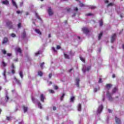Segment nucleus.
I'll return each instance as SVG.
<instances>
[{
    "label": "nucleus",
    "mask_w": 124,
    "mask_h": 124,
    "mask_svg": "<svg viewBox=\"0 0 124 124\" xmlns=\"http://www.w3.org/2000/svg\"><path fill=\"white\" fill-rule=\"evenodd\" d=\"M32 101H33L34 103H35V102H37V104L38 105V107L40 108V109H42V106H41V103L38 102L37 100H35L34 98L32 97Z\"/></svg>",
    "instance_id": "f257e3e1"
},
{
    "label": "nucleus",
    "mask_w": 124,
    "mask_h": 124,
    "mask_svg": "<svg viewBox=\"0 0 124 124\" xmlns=\"http://www.w3.org/2000/svg\"><path fill=\"white\" fill-rule=\"evenodd\" d=\"M90 69H91V66H88L87 67V68H86V65H83L82 71H83V73H85V72H86V71H89V70H90Z\"/></svg>",
    "instance_id": "f03ea898"
},
{
    "label": "nucleus",
    "mask_w": 124,
    "mask_h": 124,
    "mask_svg": "<svg viewBox=\"0 0 124 124\" xmlns=\"http://www.w3.org/2000/svg\"><path fill=\"white\" fill-rule=\"evenodd\" d=\"M106 93L107 96V97H108V98H109V100H112V94L110 93H109V91H107Z\"/></svg>",
    "instance_id": "7ed1b4c3"
},
{
    "label": "nucleus",
    "mask_w": 124,
    "mask_h": 124,
    "mask_svg": "<svg viewBox=\"0 0 124 124\" xmlns=\"http://www.w3.org/2000/svg\"><path fill=\"white\" fill-rule=\"evenodd\" d=\"M103 109V106H102V105L98 107V109H97V112H98V113L99 114H100V113H101V112H102Z\"/></svg>",
    "instance_id": "20e7f679"
},
{
    "label": "nucleus",
    "mask_w": 124,
    "mask_h": 124,
    "mask_svg": "<svg viewBox=\"0 0 124 124\" xmlns=\"http://www.w3.org/2000/svg\"><path fill=\"white\" fill-rule=\"evenodd\" d=\"M82 31L84 33H88L89 32V29L87 27H84L82 28Z\"/></svg>",
    "instance_id": "39448f33"
},
{
    "label": "nucleus",
    "mask_w": 124,
    "mask_h": 124,
    "mask_svg": "<svg viewBox=\"0 0 124 124\" xmlns=\"http://www.w3.org/2000/svg\"><path fill=\"white\" fill-rule=\"evenodd\" d=\"M48 13L49 16H52V15L54 13L53 12V11H52V9H51V8H48Z\"/></svg>",
    "instance_id": "423d86ee"
},
{
    "label": "nucleus",
    "mask_w": 124,
    "mask_h": 124,
    "mask_svg": "<svg viewBox=\"0 0 124 124\" xmlns=\"http://www.w3.org/2000/svg\"><path fill=\"white\" fill-rule=\"evenodd\" d=\"M115 39H116V34H114L111 36V43H113V42L115 41Z\"/></svg>",
    "instance_id": "0eeeda50"
},
{
    "label": "nucleus",
    "mask_w": 124,
    "mask_h": 124,
    "mask_svg": "<svg viewBox=\"0 0 124 124\" xmlns=\"http://www.w3.org/2000/svg\"><path fill=\"white\" fill-rule=\"evenodd\" d=\"M115 121L117 124H121V120L118 117H115Z\"/></svg>",
    "instance_id": "6e6552de"
},
{
    "label": "nucleus",
    "mask_w": 124,
    "mask_h": 124,
    "mask_svg": "<svg viewBox=\"0 0 124 124\" xmlns=\"http://www.w3.org/2000/svg\"><path fill=\"white\" fill-rule=\"evenodd\" d=\"M111 87H112V85L110 84H108L106 85L105 89L106 90H109V89H111Z\"/></svg>",
    "instance_id": "1a4fd4ad"
},
{
    "label": "nucleus",
    "mask_w": 124,
    "mask_h": 124,
    "mask_svg": "<svg viewBox=\"0 0 124 124\" xmlns=\"http://www.w3.org/2000/svg\"><path fill=\"white\" fill-rule=\"evenodd\" d=\"M16 52L17 54V53H21L22 52V50L21 49V48H19V47H16Z\"/></svg>",
    "instance_id": "9d476101"
},
{
    "label": "nucleus",
    "mask_w": 124,
    "mask_h": 124,
    "mask_svg": "<svg viewBox=\"0 0 124 124\" xmlns=\"http://www.w3.org/2000/svg\"><path fill=\"white\" fill-rule=\"evenodd\" d=\"M35 31L36 32V33H38L39 35H41V31H40V30L39 29H35Z\"/></svg>",
    "instance_id": "9b49d317"
},
{
    "label": "nucleus",
    "mask_w": 124,
    "mask_h": 124,
    "mask_svg": "<svg viewBox=\"0 0 124 124\" xmlns=\"http://www.w3.org/2000/svg\"><path fill=\"white\" fill-rule=\"evenodd\" d=\"M12 3L16 8H18V6H17V4H16V2L15 1L12 0Z\"/></svg>",
    "instance_id": "f8f14e48"
},
{
    "label": "nucleus",
    "mask_w": 124,
    "mask_h": 124,
    "mask_svg": "<svg viewBox=\"0 0 124 124\" xmlns=\"http://www.w3.org/2000/svg\"><path fill=\"white\" fill-rule=\"evenodd\" d=\"M76 85L77 87H79V82H80V79L79 78H77L76 79Z\"/></svg>",
    "instance_id": "ddd939ff"
},
{
    "label": "nucleus",
    "mask_w": 124,
    "mask_h": 124,
    "mask_svg": "<svg viewBox=\"0 0 124 124\" xmlns=\"http://www.w3.org/2000/svg\"><path fill=\"white\" fill-rule=\"evenodd\" d=\"M2 3L3 4H5V5H7L8 4H9V2L7 0H5L4 1H2Z\"/></svg>",
    "instance_id": "4468645a"
},
{
    "label": "nucleus",
    "mask_w": 124,
    "mask_h": 124,
    "mask_svg": "<svg viewBox=\"0 0 124 124\" xmlns=\"http://www.w3.org/2000/svg\"><path fill=\"white\" fill-rule=\"evenodd\" d=\"M40 99H41V101H42V102H44L45 98H44V95H43V94H41Z\"/></svg>",
    "instance_id": "2eb2a0df"
},
{
    "label": "nucleus",
    "mask_w": 124,
    "mask_h": 124,
    "mask_svg": "<svg viewBox=\"0 0 124 124\" xmlns=\"http://www.w3.org/2000/svg\"><path fill=\"white\" fill-rule=\"evenodd\" d=\"M8 41V39H7V38H5L3 40V42H2L3 44H5V43H6Z\"/></svg>",
    "instance_id": "dca6fc26"
},
{
    "label": "nucleus",
    "mask_w": 124,
    "mask_h": 124,
    "mask_svg": "<svg viewBox=\"0 0 124 124\" xmlns=\"http://www.w3.org/2000/svg\"><path fill=\"white\" fill-rule=\"evenodd\" d=\"M14 80H15L16 82L18 84L20 85L21 83H20V80H18L16 78V77H14Z\"/></svg>",
    "instance_id": "f3484780"
},
{
    "label": "nucleus",
    "mask_w": 124,
    "mask_h": 124,
    "mask_svg": "<svg viewBox=\"0 0 124 124\" xmlns=\"http://www.w3.org/2000/svg\"><path fill=\"white\" fill-rule=\"evenodd\" d=\"M23 108L24 113H26V112H27V111H28V107L23 106Z\"/></svg>",
    "instance_id": "a211bd4d"
},
{
    "label": "nucleus",
    "mask_w": 124,
    "mask_h": 124,
    "mask_svg": "<svg viewBox=\"0 0 124 124\" xmlns=\"http://www.w3.org/2000/svg\"><path fill=\"white\" fill-rule=\"evenodd\" d=\"M98 91H99V87L94 88V93H96V92H98Z\"/></svg>",
    "instance_id": "6ab92c4d"
},
{
    "label": "nucleus",
    "mask_w": 124,
    "mask_h": 124,
    "mask_svg": "<svg viewBox=\"0 0 124 124\" xmlns=\"http://www.w3.org/2000/svg\"><path fill=\"white\" fill-rule=\"evenodd\" d=\"M101 37H102V32H101L99 34L98 40H100V38H101Z\"/></svg>",
    "instance_id": "aec40b11"
},
{
    "label": "nucleus",
    "mask_w": 124,
    "mask_h": 124,
    "mask_svg": "<svg viewBox=\"0 0 124 124\" xmlns=\"http://www.w3.org/2000/svg\"><path fill=\"white\" fill-rule=\"evenodd\" d=\"M1 66L5 67L6 66V63L2 61L1 62Z\"/></svg>",
    "instance_id": "412c9836"
},
{
    "label": "nucleus",
    "mask_w": 124,
    "mask_h": 124,
    "mask_svg": "<svg viewBox=\"0 0 124 124\" xmlns=\"http://www.w3.org/2000/svg\"><path fill=\"white\" fill-rule=\"evenodd\" d=\"M64 56L65 59H69V56L66 53H64Z\"/></svg>",
    "instance_id": "4be33fe9"
},
{
    "label": "nucleus",
    "mask_w": 124,
    "mask_h": 124,
    "mask_svg": "<svg viewBox=\"0 0 124 124\" xmlns=\"http://www.w3.org/2000/svg\"><path fill=\"white\" fill-rule=\"evenodd\" d=\"M117 91H118V89H117V88H114V89H113L112 93V94H113V93H116V92H117Z\"/></svg>",
    "instance_id": "5701e85b"
},
{
    "label": "nucleus",
    "mask_w": 124,
    "mask_h": 124,
    "mask_svg": "<svg viewBox=\"0 0 124 124\" xmlns=\"http://www.w3.org/2000/svg\"><path fill=\"white\" fill-rule=\"evenodd\" d=\"M38 75H39V76H42V75H43V73H42V72L41 71H39L38 73Z\"/></svg>",
    "instance_id": "b1692460"
},
{
    "label": "nucleus",
    "mask_w": 124,
    "mask_h": 124,
    "mask_svg": "<svg viewBox=\"0 0 124 124\" xmlns=\"http://www.w3.org/2000/svg\"><path fill=\"white\" fill-rule=\"evenodd\" d=\"M74 99H75L74 96L71 97V98H70V102H73V101H74Z\"/></svg>",
    "instance_id": "393cba45"
},
{
    "label": "nucleus",
    "mask_w": 124,
    "mask_h": 124,
    "mask_svg": "<svg viewBox=\"0 0 124 124\" xmlns=\"http://www.w3.org/2000/svg\"><path fill=\"white\" fill-rule=\"evenodd\" d=\"M19 76H20L21 78H23V72L22 71L19 72Z\"/></svg>",
    "instance_id": "a878e982"
},
{
    "label": "nucleus",
    "mask_w": 124,
    "mask_h": 124,
    "mask_svg": "<svg viewBox=\"0 0 124 124\" xmlns=\"http://www.w3.org/2000/svg\"><path fill=\"white\" fill-rule=\"evenodd\" d=\"M78 111H81V104H79L78 105Z\"/></svg>",
    "instance_id": "bb28decb"
},
{
    "label": "nucleus",
    "mask_w": 124,
    "mask_h": 124,
    "mask_svg": "<svg viewBox=\"0 0 124 124\" xmlns=\"http://www.w3.org/2000/svg\"><path fill=\"white\" fill-rule=\"evenodd\" d=\"M45 63L42 62L40 64L41 68L43 69V66H44Z\"/></svg>",
    "instance_id": "cd10ccee"
},
{
    "label": "nucleus",
    "mask_w": 124,
    "mask_h": 124,
    "mask_svg": "<svg viewBox=\"0 0 124 124\" xmlns=\"http://www.w3.org/2000/svg\"><path fill=\"white\" fill-rule=\"evenodd\" d=\"M99 25H100V27H101L102 26V25H103V21H102V20L100 21Z\"/></svg>",
    "instance_id": "c85d7f7f"
},
{
    "label": "nucleus",
    "mask_w": 124,
    "mask_h": 124,
    "mask_svg": "<svg viewBox=\"0 0 124 124\" xmlns=\"http://www.w3.org/2000/svg\"><path fill=\"white\" fill-rule=\"evenodd\" d=\"M8 99H9V97H8V96L6 94L5 96V100L6 102L8 101Z\"/></svg>",
    "instance_id": "c756f323"
},
{
    "label": "nucleus",
    "mask_w": 124,
    "mask_h": 124,
    "mask_svg": "<svg viewBox=\"0 0 124 124\" xmlns=\"http://www.w3.org/2000/svg\"><path fill=\"white\" fill-rule=\"evenodd\" d=\"M3 75L4 77V79L5 80H6V77L5 76V70H4L3 73Z\"/></svg>",
    "instance_id": "7c9ffc66"
},
{
    "label": "nucleus",
    "mask_w": 124,
    "mask_h": 124,
    "mask_svg": "<svg viewBox=\"0 0 124 124\" xmlns=\"http://www.w3.org/2000/svg\"><path fill=\"white\" fill-rule=\"evenodd\" d=\"M35 16L36 17L39 19V20H40V17H39V16H38V15H37V13H35Z\"/></svg>",
    "instance_id": "2f4dec72"
},
{
    "label": "nucleus",
    "mask_w": 124,
    "mask_h": 124,
    "mask_svg": "<svg viewBox=\"0 0 124 124\" xmlns=\"http://www.w3.org/2000/svg\"><path fill=\"white\" fill-rule=\"evenodd\" d=\"M48 92L50 93H54V90H49Z\"/></svg>",
    "instance_id": "473e14b6"
},
{
    "label": "nucleus",
    "mask_w": 124,
    "mask_h": 124,
    "mask_svg": "<svg viewBox=\"0 0 124 124\" xmlns=\"http://www.w3.org/2000/svg\"><path fill=\"white\" fill-rule=\"evenodd\" d=\"M41 52L40 51H38L37 52L35 53V56H38L39 54H40Z\"/></svg>",
    "instance_id": "72a5a7b5"
},
{
    "label": "nucleus",
    "mask_w": 124,
    "mask_h": 124,
    "mask_svg": "<svg viewBox=\"0 0 124 124\" xmlns=\"http://www.w3.org/2000/svg\"><path fill=\"white\" fill-rule=\"evenodd\" d=\"M63 96H64V93H63L62 96L61 97L60 99H61V101H62V99H63Z\"/></svg>",
    "instance_id": "f704fd0d"
},
{
    "label": "nucleus",
    "mask_w": 124,
    "mask_h": 124,
    "mask_svg": "<svg viewBox=\"0 0 124 124\" xmlns=\"http://www.w3.org/2000/svg\"><path fill=\"white\" fill-rule=\"evenodd\" d=\"M80 60H81V61L83 62H85V59L84 58L80 57Z\"/></svg>",
    "instance_id": "c9c22d12"
},
{
    "label": "nucleus",
    "mask_w": 124,
    "mask_h": 124,
    "mask_svg": "<svg viewBox=\"0 0 124 124\" xmlns=\"http://www.w3.org/2000/svg\"><path fill=\"white\" fill-rule=\"evenodd\" d=\"M11 36H12V37H16V35L14 33H12V34H11Z\"/></svg>",
    "instance_id": "e433bc0d"
},
{
    "label": "nucleus",
    "mask_w": 124,
    "mask_h": 124,
    "mask_svg": "<svg viewBox=\"0 0 124 124\" xmlns=\"http://www.w3.org/2000/svg\"><path fill=\"white\" fill-rule=\"evenodd\" d=\"M57 50H60L61 49V46H57L56 47Z\"/></svg>",
    "instance_id": "4c0bfd02"
},
{
    "label": "nucleus",
    "mask_w": 124,
    "mask_h": 124,
    "mask_svg": "<svg viewBox=\"0 0 124 124\" xmlns=\"http://www.w3.org/2000/svg\"><path fill=\"white\" fill-rule=\"evenodd\" d=\"M79 6H80V7H84V4H83V3H79Z\"/></svg>",
    "instance_id": "58836bf2"
},
{
    "label": "nucleus",
    "mask_w": 124,
    "mask_h": 124,
    "mask_svg": "<svg viewBox=\"0 0 124 124\" xmlns=\"http://www.w3.org/2000/svg\"><path fill=\"white\" fill-rule=\"evenodd\" d=\"M54 90H58V89H59V87L58 86L55 85L54 86Z\"/></svg>",
    "instance_id": "ea45409f"
},
{
    "label": "nucleus",
    "mask_w": 124,
    "mask_h": 124,
    "mask_svg": "<svg viewBox=\"0 0 124 124\" xmlns=\"http://www.w3.org/2000/svg\"><path fill=\"white\" fill-rule=\"evenodd\" d=\"M98 83L99 84H100V83H102V79L99 78V81H98Z\"/></svg>",
    "instance_id": "a19ab883"
},
{
    "label": "nucleus",
    "mask_w": 124,
    "mask_h": 124,
    "mask_svg": "<svg viewBox=\"0 0 124 124\" xmlns=\"http://www.w3.org/2000/svg\"><path fill=\"white\" fill-rule=\"evenodd\" d=\"M52 50L53 51V52H57V50L55 48V47H52Z\"/></svg>",
    "instance_id": "79ce46f5"
},
{
    "label": "nucleus",
    "mask_w": 124,
    "mask_h": 124,
    "mask_svg": "<svg viewBox=\"0 0 124 124\" xmlns=\"http://www.w3.org/2000/svg\"><path fill=\"white\" fill-rule=\"evenodd\" d=\"M16 13H17V14H22V12H21V11H16Z\"/></svg>",
    "instance_id": "37998d69"
},
{
    "label": "nucleus",
    "mask_w": 124,
    "mask_h": 124,
    "mask_svg": "<svg viewBox=\"0 0 124 124\" xmlns=\"http://www.w3.org/2000/svg\"><path fill=\"white\" fill-rule=\"evenodd\" d=\"M23 37H25L26 36V32H24L22 34Z\"/></svg>",
    "instance_id": "c03bdc74"
},
{
    "label": "nucleus",
    "mask_w": 124,
    "mask_h": 124,
    "mask_svg": "<svg viewBox=\"0 0 124 124\" xmlns=\"http://www.w3.org/2000/svg\"><path fill=\"white\" fill-rule=\"evenodd\" d=\"M112 5H113V3H110L108 4V6H111Z\"/></svg>",
    "instance_id": "a18cd8bd"
},
{
    "label": "nucleus",
    "mask_w": 124,
    "mask_h": 124,
    "mask_svg": "<svg viewBox=\"0 0 124 124\" xmlns=\"http://www.w3.org/2000/svg\"><path fill=\"white\" fill-rule=\"evenodd\" d=\"M17 26H18V28H21V23H19L18 24Z\"/></svg>",
    "instance_id": "49530a36"
},
{
    "label": "nucleus",
    "mask_w": 124,
    "mask_h": 124,
    "mask_svg": "<svg viewBox=\"0 0 124 124\" xmlns=\"http://www.w3.org/2000/svg\"><path fill=\"white\" fill-rule=\"evenodd\" d=\"M2 53H3V54H6V51H5V50H3L2 51Z\"/></svg>",
    "instance_id": "de8ad7c7"
},
{
    "label": "nucleus",
    "mask_w": 124,
    "mask_h": 124,
    "mask_svg": "<svg viewBox=\"0 0 124 124\" xmlns=\"http://www.w3.org/2000/svg\"><path fill=\"white\" fill-rule=\"evenodd\" d=\"M95 8V7L93 6H92L90 7V8H91V9H94Z\"/></svg>",
    "instance_id": "09e8293b"
},
{
    "label": "nucleus",
    "mask_w": 124,
    "mask_h": 124,
    "mask_svg": "<svg viewBox=\"0 0 124 124\" xmlns=\"http://www.w3.org/2000/svg\"><path fill=\"white\" fill-rule=\"evenodd\" d=\"M12 73L13 74H14V73H15V71L13 69V70H12Z\"/></svg>",
    "instance_id": "8fccbe9b"
},
{
    "label": "nucleus",
    "mask_w": 124,
    "mask_h": 124,
    "mask_svg": "<svg viewBox=\"0 0 124 124\" xmlns=\"http://www.w3.org/2000/svg\"><path fill=\"white\" fill-rule=\"evenodd\" d=\"M105 3H108L109 2V1H108V0H105Z\"/></svg>",
    "instance_id": "3c124183"
},
{
    "label": "nucleus",
    "mask_w": 124,
    "mask_h": 124,
    "mask_svg": "<svg viewBox=\"0 0 124 124\" xmlns=\"http://www.w3.org/2000/svg\"><path fill=\"white\" fill-rule=\"evenodd\" d=\"M52 77V74H49V78H51Z\"/></svg>",
    "instance_id": "603ef678"
},
{
    "label": "nucleus",
    "mask_w": 124,
    "mask_h": 124,
    "mask_svg": "<svg viewBox=\"0 0 124 124\" xmlns=\"http://www.w3.org/2000/svg\"><path fill=\"white\" fill-rule=\"evenodd\" d=\"M7 56L8 57H10V56H11V53H8Z\"/></svg>",
    "instance_id": "864d4df0"
},
{
    "label": "nucleus",
    "mask_w": 124,
    "mask_h": 124,
    "mask_svg": "<svg viewBox=\"0 0 124 124\" xmlns=\"http://www.w3.org/2000/svg\"><path fill=\"white\" fill-rule=\"evenodd\" d=\"M74 10H75V11H78V8H75L74 9Z\"/></svg>",
    "instance_id": "5fc2aeb1"
},
{
    "label": "nucleus",
    "mask_w": 124,
    "mask_h": 124,
    "mask_svg": "<svg viewBox=\"0 0 124 124\" xmlns=\"http://www.w3.org/2000/svg\"><path fill=\"white\" fill-rule=\"evenodd\" d=\"M108 112L109 113H112V110H111V109H108Z\"/></svg>",
    "instance_id": "6e6d98bb"
},
{
    "label": "nucleus",
    "mask_w": 124,
    "mask_h": 124,
    "mask_svg": "<svg viewBox=\"0 0 124 124\" xmlns=\"http://www.w3.org/2000/svg\"><path fill=\"white\" fill-rule=\"evenodd\" d=\"M56 108L55 107H53V110H54V111L56 110Z\"/></svg>",
    "instance_id": "4d7b16f0"
},
{
    "label": "nucleus",
    "mask_w": 124,
    "mask_h": 124,
    "mask_svg": "<svg viewBox=\"0 0 124 124\" xmlns=\"http://www.w3.org/2000/svg\"><path fill=\"white\" fill-rule=\"evenodd\" d=\"M11 118L9 117H7V120H8V121H9V120H10Z\"/></svg>",
    "instance_id": "13d9d810"
},
{
    "label": "nucleus",
    "mask_w": 124,
    "mask_h": 124,
    "mask_svg": "<svg viewBox=\"0 0 124 124\" xmlns=\"http://www.w3.org/2000/svg\"><path fill=\"white\" fill-rule=\"evenodd\" d=\"M91 15H92V14H88L87 15V16H91Z\"/></svg>",
    "instance_id": "bf43d9fd"
},
{
    "label": "nucleus",
    "mask_w": 124,
    "mask_h": 124,
    "mask_svg": "<svg viewBox=\"0 0 124 124\" xmlns=\"http://www.w3.org/2000/svg\"><path fill=\"white\" fill-rule=\"evenodd\" d=\"M73 70V69L71 68L69 70V72H71V71Z\"/></svg>",
    "instance_id": "052dcab7"
},
{
    "label": "nucleus",
    "mask_w": 124,
    "mask_h": 124,
    "mask_svg": "<svg viewBox=\"0 0 124 124\" xmlns=\"http://www.w3.org/2000/svg\"><path fill=\"white\" fill-rule=\"evenodd\" d=\"M116 77L115 75H112V78H115Z\"/></svg>",
    "instance_id": "680f3d73"
},
{
    "label": "nucleus",
    "mask_w": 124,
    "mask_h": 124,
    "mask_svg": "<svg viewBox=\"0 0 124 124\" xmlns=\"http://www.w3.org/2000/svg\"><path fill=\"white\" fill-rule=\"evenodd\" d=\"M23 5V2H21L20 3V6H22Z\"/></svg>",
    "instance_id": "e2e57ef3"
},
{
    "label": "nucleus",
    "mask_w": 124,
    "mask_h": 124,
    "mask_svg": "<svg viewBox=\"0 0 124 124\" xmlns=\"http://www.w3.org/2000/svg\"><path fill=\"white\" fill-rule=\"evenodd\" d=\"M122 48H123V49H124V44L122 45Z\"/></svg>",
    "instance_id": "0e129e2a"
},
{
    "label": "nucleus",
    "mask_w": 124,
    "mask_h": 124,
    "mask_svg": "<svg viewBox=\"0 0 124 124\" xmlns=\"http://www.w3.org/2000/svg\"><path fill=\"white\" fill-rule=\"evenodd\" d=\"M104 99H105L104 96H103V99H102L103 101H104Z\"/></svg>",
    "instance_id": "69168bd1"
},
{
    "label": "nucleus",
    "mask_w": 124,
    "mask_h": 124,
    "mask_svg": "<svg viewBox=\"0 0 124 124\" xmlns=\"http://www.w3.org/2000/svg\"><path fill=\"white\" fill-rule=\"evenodd\" d=\"M12 68H14V65L12 64Z\"/></svg>",
    "instance_id": "338daca9"
},
{
    "label": "nucleus",
    "mask_w": 124,
    "mask_h": 124,
    "mask_svg": "<svg viewBox=\"0 0 124 124\" xmlns=\"http://www.w3.org/2000/svg\"><path fill=\"white\" fill-rule=\"evenodd\" d=\"M48 37H51V34H48Z\"/></svg>",
    "instance_id": "774afa93"
}]
</instances>
